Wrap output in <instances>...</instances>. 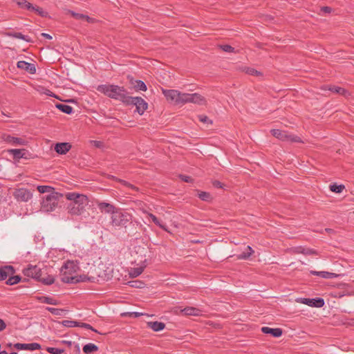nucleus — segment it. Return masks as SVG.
I'll return each instance as SVG.
<instances>
[{"instance_id":"09e8293b","label":"nucleus","mask_w":354,"mask_h":354,"mask_svg":"<svg viewBox=\"0 0 354 354\" xmlns=\"http://www.w3.org/2000/svg\"><path fill=\"white\" fill-rule=\"evenodd\" d=\"M79 327L86 328V329L91 330L95 333H99V332L96 329H95L91 325H90L89 324H87V323L80 322Z\"/></svg>"},{"instance_id":"6ab92c4d","label":"nucleus","mask_w":354,"mask_h":354,"mask_svg":"<svg viewBox=\"0 0 354 354\" xmlns=\"http://www.w3.org/2000/svg\"><path fill=\"white\" fill-rule=\"evenodd\" d=\"M261 331L265 334H270L274 337H279L282 335L283 330L281 328H272L268 326L261 328Z\"/></svg>"},{"instance_id":"cd10ccee","label":"nucleus","mask_w":354,"mask_h":354,"mask_svg":"<svg viewBox=\"0 0 354 354\" xmlns=\"http://www.w3.org/2000/svg\"><path fill=\"white\" fill-rule=\"evenodd\" d=\"M37 299L41 303H44V304H50V305H58L59 304V301L57 299H55L50 297L41 296V297H38Z\"/></svg>"},{"instance_id":"a878e982","label":"nucleus","mask_w":354,"mask_h":354,"mask_svg":"<svg viewBox=\"0 0 354 354\" xmlns=\"http://www.w3.org/2000/svg\"><path fill=\"white\" fill-rule=\"evenodd\" d=\"M295 252L297 254H303L305 255H315L317 254L316 250L310 248H306L303 247H297L295 248Z\"/></svg>"},{"instance_id":"ea45409f","label":"nucleus","mask_w":354,"mask_h":354,"mask_svg":"<svg viewBox=\"0 0 354 354\" xmlns=\"http://www.w3.org/2000/svg\"><path fill=\"white\" fill-rule=\"evenodd\" d=\"M148 216L149 218H151V219L152 220V221L156 225H158V227H160L161 229L167 231V228H166V226L164 224H162L160 223V221H159V219L153 214L151 213H149L148 214Z\"/></svg>"},{"instance_id":"8fccbe9b","label":"nucleus","mask_w":354,"mask_h":354,"mask_svg":"<svg viewBox=\"0 0 354 354\" xmlns=\"http://www.w3.org/2000/svg\"><path fill=\"white\" fill-rule=\"evenodd\" d=\"M219 48L226 53H232L234 51V48L227 44L221 45Z\"/></svg>"},{"instance_id":"f704fd0d","label":"nucleus","mask_w":354,"mask_h":354,"mask_svg":"<svg viewBox=\"0 0 354 354\" xmlns=\"http://www.w3.org/2000/svg\"><path fill=\"white\" fill-rule=\"evenodd\" d=\"M39 281L41 282L44 285L48 286V285H51L54 283L55 278L53 276L49 275V274H46V276L43 275Z\"/></svg>"},{"instance_id":"774afa93","label":"nucleus","mask_w":354,"mask_h":354,"mask_svg":"<svg viewBox=\"0 0 354 354\" xmlns=\"http://www.w3.org/2000/svg\"><path fill=\"white\" fill-rule=\"evenodd\" d=\"M310 273L313 275H317V276H319L320 277V272H318V271H310Z\"/></svg>"},{"instance_id":"4468645a","label":"nucleus","mask_w":354,"mask_h":354,"mask_svg":"<svg viewBox=\"0 0 354 354\" xmlns=\"http://www.w3.org/2000/svg\"><path fill=\"white\" fill-rule=\"evenodd\" d=\"M72 145L69 142H58L55 145V151L61 155L66 154L70 151Z\"/></svg>"},{"instance_id":"4d7b16f0","label":"nucleus","mask_w":354,"mask_h":354,"mask_svg":"<svg viewBox=\"0 0 354 354\" xmlns=\"http://www.w3.org/2000/svg\"><path fill=\"white\" fill-rule=\"evenodd\" d=\"M180 178L186 183H190L192 181V178L190 176H185V175H180Z\"/></svg>"},{"instance_id":"20e7f679","label":"nucleus","mask_w":354,"mask_h":354,"mask_svg":"<svg viewBox=\"0 0 354 354\" xmlns=\"http://www.w3.org/2000/svg\"><path fill=\"white\" fill-rule=\"evenodd\" d=\"M63 195L57 192H51L43 198L41 208L45 212H53L58 205L59 199Z\"/></svg>"},{"instance_id":"052dcab7","label":"nucleus","mask_w":354,"mask_h":354,"mask_svg":"<svg viewBox=\"0 0 354 354\" xmlns=\"http://www.w3.org/2000/svg\"><path fill=\"white\" fill-rule=\"evenodd\" d=\"M6 327V324L4 321L0 319V331L3 330Z\"/></svg>"},{"instance_id":"4be33fe9","label":"nucleus","mask_w":354,"mask_h":354,"mask_svg":"<svg viewBox=\"0 0 354 354\" xmlns=\"http://www.w3.org/2000/svg\"><path fill=\"white\" fill-rule=\"evenodd\" d=\"M68 12L70 13L72 15V17H74L75 19L85 20L88 23H93L94 21V19L93 18H91L88 15L77 13L73 10H68Z\"/></svg>"},{"instance_id":"72a5a7b5","label":"nucleus","mask_w":354,"mask_h":354,"mask_svg":"<svg viewBox=\"0 0 354 354\" xmlns=\"http://www.w3.org/2000/svg\"><path fill=\"white\" fill-rule=\"evenodd\" d=\"M197 196L201 201L206 202H209L213 199L211 194L207 192H199Z\"/></svg>"},{"instance_id":"0e129e2a","label":"nucleus","mask_w":354,"mask_h":354,"mask_svg":"<svg viewBox=\"0 0 354 354\" xmlns=\"http://www.w3.org/2000/svg\"><path fill=\"white\" fill-rule=\"evenodd\" d=\"M41 35L43 37L46 38L48 39H52V36L50 35L49 34H47V33H41Z\"/></svg>"},{"instance_id":"f3484780","label":"nucleus","mask_w":354,"mask_h":354,"mask_svg":"<svg viewBox=\"0 0 354 354\" xmlns=\"http://www.w3.org/2000/svg\"><path fill=\"white\" fill-rule=\"evenodd\" d=\"M322 89L324 91L328 90L332 93H337L344 96H346L348 94V91L346 89L337 86L324 85L322 86Z\"/></svg>"},{"instance_id":"c85d7f7f","label":"nucleus","mask_w":354,"mask_h":354,"mask_svg":"<svg viewBox=\"0 0 354 354\" xmlns=\"http://www.w3.org/2000/svg\"><path fill=\"white\" fill-rule=\"evenodd\" d=\"M82 197H87L86 195L77 194L75 192H69L66 194V198L71 202H77L82 200Z\"/></svg>"},{"instance_id":"9b49d317","label":"nucleus","mask_w":354,"mask_h":354,"mask_svg":"<svg viewBox=\"0 0 354 354\" xmlns=\"http://www.w3.org/2000/svg\"><path fill=\"white\" fill-rule=\"evenodd\" d=\"M97 207L102 213L110 214L112 216L119 207H116L113 204L106 202H98Z\"/></svg>"},{"instance_id":"5fc2aeb1","label":"nucleus","mask_w":354,"mask_h":354,"mask_svg":"<svg viewBox=\"0 0 354 354\" xmlns=\"http://www.w3.org/2000/svg\"><path fill=\"white\" fill-rule=\"evenodd\" d=\"M4 140L8 143L12 145L13 140H14V136L8 135L4 137Z\"/></svg>"},{"instance_id":"2eb2a0df","label":"nucleus","mask_w":354,"mask_h":354,"mask_svg":"<svg viewBox=\"0 0 354 354\" xmlns=\"http://www.w3.org/2000/svg\"><path fill=\"white\" fill-rule=\"evenodd\" d=\"M14 347L17 350H29L35 351L41 348V345L38 343L21 344L17 343L14 344Z\"/></svg>"},{"instance_id":"864d4df0","label":"nucleus","mask_w":354,"mask_h":354,"mask_svg":"<svg viewBox=\"0 0 354 354\" xmlns=\"http://www.w3.org/2000/svg\"><path fill=\"white\" fill-rule=\"evenodd\" d=\"M44 271H43L40 268V272H36L35 273V277H33V279H36L37 281H39L42 276L44 275Z\"/></svg>"},{"instance_id":"79ce46f5","label":"nucleus","mask_w":354,"mask_h":354,"mask_svg":"<svg viewBox=\"0 0 354 354\" xmlns=\"http://www.w3.org/2000/svg\"><path fill=\"white\" fill-rule=\"evenodd\" d=\"M37 190L41 194L48 193V194L51 192H55L53 187L48 185H39L37 187Z\"/></svg>"},{"instance_id":"c03bdc74","label":"nucleus","mask_w":354,"mask_h":354,"mask_svg":"<svg viewBox=\"0 0 354 354\" xmlns=\"http://www.w3.org/2000/svg\"><path fill=\"white\" fill-rule=\"evenodd\" d=\"M30 10L36 12L41 17H46L48 15V13L46 12H45L42 8L38 6H34L32 5V8H30Z\"/></svg>"},{"instance_id":"473e14b6","label":"nucleus","mask_w":354,"mask_h":354,"mask_svg":"<svg viewBox=\"0 0 354 354\" xmlns=\"http://www.w3.org/2000/svg\"><path fill=\"white\" fill-rule=\"evenodd\" d=\"M145 261H146V260H145L144 263H145ZM145 267H146V264L144 263L142 266H141L140 267L132 268L130 272V275L132 277H138L140 274H141L142 273Z\"/></svg>"},{"instance_id":"bf43d9fd","label":"nucleus","mask_w":354,"mask_h":354,"mask_svg":"<svg viewBox=\"0 0 354 354\" xmlns=\"http://www.w3.org/2000/svg\"><path fill=\"white\" fill-rule=\"evenodd\" d=\"M74 351L76 354H80V347L78 344L75 343L74 345Z\"/></svg>"},{"instance_id":"393cba45","label":"nucleus","mask_w":354,"mask_h":354,"mask_svg":"<svg viewBox=\"0 0 354 354\" xmlns=\"http://www.w3.org/2000/svg\"><path fill=\"white\" fill-rule=\"evenodd\" d=\"M254 252L253 249L250 246L248 245L246 250L238 254L236 258L239 260H246L248 259Z\"/></svg>"},{"instance_id":"c756f323","label":"nucleus","mask_w":354,"mask_h":354,"mask_svg":"<svg viewBox=\"0 0 354 354\" xmlns=\"http://www.w3.org/2000/svg\"><path fill=\"white\" fill-rule=\"evenodd\" d=\"M55 107L62 112L66 114H71L73 112V107L65 104L57 103L55 104Z\"/></svg>"},{"instance_id":"9d476101","label":"nucleus","mask_w":354,"mask_h":354,"mask_svg":"<svg viewBox=\"0 0 354 354\" xmlns=\"http://www.w3.org/2000/svg\"><path fill=\"white\" fill-rule=\"evenodd\" d=\"M184 99V104L192 102L194 104H197L198 105H204L206 103L205 98L202 96L201 95L198 93H185V95H183Z\"/></svg>"},{"instance_id":"a211bd4d","label":"nucleus","mask_w":354,"mask_h":354,"mask_svg":"<svg viewBox=\"0 0 354 354\" xmlns=\"http://www.w3.org/2000/svg\"><path fill=\"white\" fill-rule=\"evenodd\" d=\"M241 71L248 75L257 77L259 80L264 78V73L261 71L257 70L255 68H239Z\"/></svg>"},{"instance_id":"7c9ffc66","label":"nucleus","mask_w":354,"mask_h":354,"mask_svg":"<svg viewBox=\"0 0 354 354\" xmlns=\"http://www.w3.org/2000/svg\"><path fill=\"white\" fill-rule=\"evenodd\" d=\"M158 63L157 60L154 59H141L140 62L135 63L137 66L144 65V66H156V65Z\"/></svg>"},{"instance_id":"13d9d810","label":"nucleus","mask_w":354,"mask_h":354,"mask_svg":"<svg viewBox=\"0 0 354 354\" xmlns=\"http://www.w3.org/2000/svg\"><path fill=\"white\" fill-rule=\"evenodd\" d=\"M60 343L63 344H65V345H66L68 347H71L75 344V342H72L71 341H68V340H62V341L60 342Z\"/></svg>"},{"instance_id":"58836bf2","label":"nucleus","mask_w":354,"mask_h":354,"mask_svg":"<svg viewBox=\"0 0 354 354\" xmlns=\"http://www.w3.org/2000/svg\"><path fill=\"white\" fill-rule=\"evenodd\" d=\"M20 8L30 10L32 4L28 2L26 0H13Z\"/></svg>"},{"instance_id":"6e6552de","label":"nucleus","mask_w":354,"mask_h":354,"mask_svg":"<svg viewBox=\"0 0 354 354\" xmlns=\"http://www.w3.org/2000/svg\"><path fill=\"white\" fill-rule=\"evenodd\" d=\"M271 134L282 141H290L292 142H302L301 139L295 135L289 134L288 132L279 129H272Z\"/></svg>"},{"instance_id":"f257e3e1","label":"nucleus","mask_w":354,"mask_h":354,"mask_svg":"<svg viewBox=\"0 0 354 354\" xmlns=\"http://www.w3.org/2000/svg\"><path fill=\"white\" fill-rule=\"evenodd\" d=\"M97 91L109 98L120 101L125 104L128 97V92L124 86L115 84H100L96 88Z\"/></svg>"},{"instance_id":"2f4dec72","label":"nucleus","mask_w":354,"mask_h":354,"mask_svg":"<svg viewBox=\"0 0 354 354\" xmlns=\"http://www.w3.org/2000/svg\"><path fill=\"white\" fill-rule=\"evenodd\" d=\"M21 280V277L19 275L12 274L8 277L6 283L9 286L17 284Z\"/></svg>"},{"instance_id":"e2e57ef3","label":"nucleus","mask_w":354,"mask_h":354,"mask_svg":"<svg viewBox=\"0 0 354 354\" xmlns=\"http://www.w3.org/2000/svg\"><path fill=\"white\" fill-rule=\"evenodd\" d=\"M322 10L326 13H330L331 12V8L328 6L323 7Z\"/></svg>"},{"instance_id":"aec40b11","label":"nucleus","mask_w":354,"mask_h":354,"mask_svg":"<svg viewBox=\"0 0 354 354\" xmlns=\"http://www.w3.org/2000/svg\"><path fill=\"white\" fill-rule=\"evenodd\" d=\"M36 272H40V268L37 266L29 265L26 268L23 270V273L28 277H35Z\"/></svg>"},{"instance_id":"f8f14e48","label":"nucleus","mask_w":354,"mask_h":354,"mask_svg":"<svg viewBox=\"0 0 354 354\" xmlns=\"http://www.w3.org/2000/svg\"><path fill=\"white\" fill-rule=\"evenodd\" d=\"M14 196L18 201L26 202L31 198L32 194L26 189L20 188L16 189Z\"/></svg>"},{"instance_id":"69168bd1","label":"nucleus","mask_w":354,"mask_h":354,"mask_svg":"<svg viewBox=\"0 0 354 354\" xmlns=\"http://www.w3.org/2000/svg\"><path fill=\"white\" fill-rule=\"evenodd\" d=\"M130 314H131V315H133L134 317H138L142 315L141 313H138V312H133V313H131Z\"/></svg>"},{"instance_id":"5701e85b","label":"nucleus","mask_w":354,"mask_h":354,"mask_svg":"<svg viewBox=\"0 0 354 354\" xmlns=\"http://www.w3.org/2000/svg\"><path fill=\"white\" fill-rule=\"evenodd\" d=\"M149 328H151L153 331L158 332L162 330L165 328V324L160 322H147Z\"/></svg>"},{"instance_id":"39448f33","label":"nucleus","mask_w":354,"mask_h":354,"mask_svg":"<svg viewBox=\"0 0 354 354\" xmlns=\"http://www.w3.org/2000/svg\"><path fill=\"white\" fill-rule=\"evenodd\" d=\"M88 202V197H82V200L77 202H71L67 207L68 213L75 216L82 215L86 212Z\"/></svg>"},{"instance_id":"a19ab883","label":"nucleus","mask_w":354,"mask_h":354,"mask_svg":"<svg viewBox=\"0 0 354 354\" xmlns=\"http://www.w3.org/2000/svg\"><path fill=\"white\" fill-rule=\"evenodd\" d=\"M28 143V140L24 138L14 137L12 145L14 146H26Z\"/></svg>"},{"instance_id":"dca6fc26","label":"nucleus","mask_w":354,"mask_h":354,"mask_svg":"<svg viewBox=\"0 0 354 354\" xmlns=\"http://www.w3.org/2000/svg\"><path fill=\"white\" fill-rule=\"evenodd\" d=\"M8 152L10 154L12 155L15 160L28 158L26 154L28 153V151L25 149H12L8 150Z\"/></svg>"},{"instance_id":"f03ea898","label":"nucleus","mask_w":354,"mask_h":354,"mask_svg":"<svg viewBox=\"0 0 354 354\" xmlns=\"http://www.w3.org/2000/svg\"><path fill=\"white\" fill-rule=\"evenodd\" d=\"M76 265L72 261H67L62 266L61 272H63L62 281L66 283H77L79 282L94 281V277L86 275L70 276L76 271Z\"/></svg>"},{"instance_id":"412c9836","label":"nucleus","mask_w":354,"mask_h":354,"mask_svg":"<svg viewBox=\"0 0 354 354\" xmlns=\"http://www.w3.org/2000/svg\"><path fill=\"white\" fill-rule=\"evenodd\" d=\"M181 312L185 315L200 316L202 314L200 309L194 307H186Z\"/></svg>"},{"instance_id":"ddd939ff","label":"nucleus","mask_w":354,"mask_h":354,"mask_svg":"<svg viewBox=\"0 0 354 354\" xmlns=\"http://www.w3.org/2000/svg\"><path fill=\"white\" fill-rule=\"evenodd\" d=\"M15 273V270L12 266H3L0 267V281L7 279L8 277Z\"/></svg>"},{"instance_id":"1a4fd4ad","label":"nucleus","mask_w":354,"mask_h":354,"mask_svg":"<svg viewBox=\"0 0 354 354\" xmlns=\"http://www.w3.org/2000/svg\"><path fill=\"white\" fill-rule=\"evenodd\" d=\"M296 301L298 303L308 305L310 307H317V308H322L325 304L324 299L320 298V297H316V298H312V299L300 297V298L296 299Z\"/></svg>"},{"instance_id":"a18cd8bd","label":"nucleus","mask_w":354,"mask_h":354,"mask_svg":"<svg viewBox=\"0 0 354 354\" xmlns=\"http://www.w3.org/2000/svg\"><path fill=\"white\" fill-rule=\"evenodd\" d=\"M119 183H121L122 185L132 189L136 192L139 191V188L136 187L135 185L131 184L130 183L124 180H119Z\"/></svg>"},{"instance_id":"680f3d73","label":"nucleus","mask_w":354,"mask_h":354,"mask_svg":"<svg viewBox=\"0 0 354 354\" xmlns=\"http://www.w3.org/2000/svg\"><path fill=\"white\" fill-rule=\"evenodd\" d=\"M24 68L30 74H35L36 73V68Z\"/></svg>"},{"instance_id":"0eeeda50","label":"nucleus","mask_w":354,"mask_h":354,"mask_svg":"<svg viewBox=\"0 0 354 354\" xmlns=\"http://www.w3.org/2000/svg\"><path fill=\"white\" fill-rule=\"evenodd\" d=\"M126 105H134L136 106V111L142 115L148 108L147 102L141 97H131L129 96Z\"/></svg>"},{"instance_id":"338daca9","label":"nucleus","mask_w":354,"mask_h":354,"mask_svg":"<svg viewBox=\"0 0 354 354\" xmlns=\"http://www.w3.org/2000/svg\"><path fill=\"white\" fill-rule=\"evenodd\" d=\"M109 178L111 179V180H115L116 182H118V183H119V180H121L120 178H117V177H115L114 176H111L109 177Z\"/></svg>"},{"instance_id":"e433bc0d","label":"nucleus","mask_w":354,"mask_h":354,"mask_svg":"<svg viewBox=\"0 0 354 354\" xmlns=\"http://www.w3.org/2000/svg\"><path fill=\"white\" fill-rule=\"evenodd\" d=\"M62 325L67 328L79 327L80 322L72 320H63L61 322Z\"/></svg>"},{"instance_id":"603ef678","label":"nucleus","mask_w":354,"mask_h":354,"mask_svg":"<svg viewBox=\"0 0 354 354\" xmlns=\"http://www.w3.org/2000/svg\"><path fill=\"white\" fill-rule=\"evenodd\" d=\"M320 277L324 279H331L334 277L335 274L329 272L320 271Z\"/></svg>"},{"instance_id":"37998d69","label":"nucleus","mask_w":354,"mask_h":354,"mask_svg":"<svg viewBox=\"0 0 354 354\" xmlns=\"http://www.w3.org/2000/svg\"><path fill=\"white\" fill-rule=\"evenodd\" d=\"M329 189L333 192L341 193L342 192V190L344 189V185H337L335 183H333V184H331L329 185Z\"/></svg>"},{"instance_id":"4c0bfd02","label":"nucleus","mask_w":354,"mask_h":354,"mask_svg":"<svg viewBox=\"0 0 354 354\" xmlns=\"http://www.w3.org/2000/svg\"><path fill=\"white\" fill-rule=\"evenodd\" d=\"M134 88L137 91H146L147 89V85L142 80H136L134 84Z\"/></svg>"},{"instance_id":"6e6d98bb","label":"nucleus","mask_w":354,"mask_h":354,"mask_svg":"<svg viewBox=\"0 0 354 354\" xmlns=\"http://www.w3.org/2000/svg\"><path fill=\"white\" fill-rule=\"evenodd\" d=\"M212 185L215 187V188H223V184L221 183L220 181L218 180H214L212 182Z\"/></svg>"},{"instance_id":"3c124183","label":"nucleus","mask_w":354,"mask_h":354,"mask_svg":"<svg viewBox=\"0 0 354 354\" xmlns=\"http://www.w3.org/2000/svg\"><path fill=\"white\" fill-rule=\"evenodd\" d=\"M198 120L203 123L212 124V121L205 115H199L198 116Z\"/></svg>"},{"instance_id":"c9c22d12","label":"nucleus","mask_w":354,"mask_h":354,"mask_svg":"<svg viewBox=\"0 0 354 354\" xmlns=\"http://www.w3.org/2000/svg\"><path fill=\"white\" fill-rule=\"evenodd\" d=\"M46 310L48 312L51 313L54 315L57 316H62L63 315L64 313L66 312V310L61 309V308H55L53 307H46Z\"/></svg>"},{"instance_id":"de8ad7c7","label":"nucleus","mask_w":354,"mask_h":354,"mask_svg":"<svg viewBox=\"0 0 354 354\" xmlns=\"http://www.w3.org/2000/svg\"><path fill=\"white\" fill-rule=\"evenodd\" d=\"M35 62L32 60V62H28L26 61L19 60L17 63V66H35Z\"/></svg>"},{"instance_id":"49530a36","label":"nucleus","mask_w":354,"mask_h":354,"mask_svg":"<svg viewBox=\"0 0 354 354\" xmlns=\"http://www.w3.org/2000/svg\"><path fill=\"white\" fill-rule=\"evenodd\" d=\"M46 351L51 354H62L65 350L59 348L47 347Z\"/></svg>"},{"instance_id":"7ed1b4c3","label":"nucleus","mask_w":354,"mask_h":354,"mask_svg":"<svg viewBox=\"0 0 354 354\" xmlns=\"http://www.w3.org/2000/svg\"><path fill=\"white\" fill-rule=\"evenodd\" d=\"M132 215L125 210L118 208L111 216L110 225L115 229L127 228L129 224H132Z\"/></svg>"},{"instance_id":"b1692460","label":"nucleus","mask_w":354,"mask_h":354,"mask_svg":"<svg viewBox=\"0 0 354 354\" xmlns=\"http://www.w3.org/2000/svg\"><path fill=\"white\" fill-rule=\"evenodd\" d=\"M8 37L23 39L27 42H32V39L29 36L24 35L21 32H10L6 34Z\"/></svg>"},{"instance_id":"bb28decb","label":"nucleus","mask_w":354,"mask_h":354,"mask_svg":"<svg viewBox=\"0 0 354 354\" xmlns=\"http://www.w3.org/2000/svg\"><path fill=\"white\" fill-rule=\"evenodd\" d=\"M82 350L85 354H91L97 352L99 350V348L95 344L88 343L83 346Z\"/></svg>"},{"instance_id":"423d86ee","label":"nucleus","mask_w":354,"mask_h":354,"mask_svg":"<svg viewBox=\"0 0 354 354\" xmlns=\"http://www.w3.org/2000/svg\"><path fill=\"white\" fill-rule=\"evenodd\" d=\"M162 92L167 101L176 104H184L183 99H184L185 93H181L177 90L165 88H162Z\"/></svg>"}]
</instances>
